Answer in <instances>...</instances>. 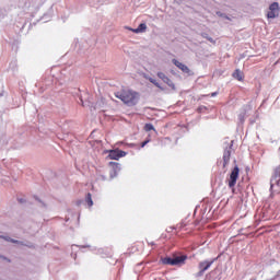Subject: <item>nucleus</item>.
<instances>
[{"label":"nucleus","instance_id":"1","mask_svg":"<svg viewBox=\"0 0 280 280\" xmlns=\"http://www.w3.org/2000/svg\"><path fill=\"white\" fill-rule=\"evenodd\" d=\"M115 96L127 106H137L140 100L139 93L132 90H121L120 92H116Z\"/></svg>","mask_w":280,"mask_h":280},{"label":"nucleus","instance_id":"6","mask_svg":"<svg viewBox=\"0 0 280 280\" xmlns=\"http://www.w3.org/2000/svg\"><path fill=\"white\" fill-rule=\"evenodd\" d=\"M126 156V152L124 151H119V150H113L109 151V159L114 160V161H119V159Z\"/></svg>","mask_w":280,"mask_h":280},{"label":"nucleus","instance_id":"3","mask_svg":"<svg viewBox=\"0 0 280 280\" xmlns=\"http://www.w3.org/2000/svg\"><path fill=\"white\" fill-rule=\"evenodd\" d=\"M270 189L277 191L280 189V165L276 167L273 175L270 179Z\"/></svg>","mask_w":280,"mask_h":280},{"label":"nucleus","instance_id":"15","mask_svg":"<svg viewBox=\"0 0 280 280\" xmlns=\"http://www.w3.org/2000/svg\"><path fill=\"white\" fill-rule=\"evenodd\" d=\"M0 237H2V240H4L5 242H11L12 244H16V242H19V241L12 240L10 236H7V235H2Z\"/></svg>","mask_w":280,"mask_h":280},{"label":"nucleus","instance_id":"2","mask_svg":"<svg viewBox=\"0 0 280 280\" xmlns=\"http://www.w3.org/2000/svg\"><path fill=\"white\" fill-rule=\"evenodd\" d=\"M186 259L187 256H175L173 258L166 257L162 259V262L167 266H183Z\"/></svg>","mask_w":280,"mask_h":280},{"label":"nucleus","instance_id":"8","mask_svg":"<svg viewBox=\"0 0 280 280\" xmlns=\"http://www.w3.org/2000/svg\"><path fill=\"white\" fill-rule=\"evenodd\" d=\"M112 172H110V178H115L119 172H121V167L119 166V163L117 162H110Z\"/></svg>","mask_w":280,"mask_h":280},{"label":"nucleus","instance_id":"13","mask_svg":"<svg viewBox=\"0 0 280 280\" xmlns=\"http://www.w3.org/2000/svg\"><path fill=\"white\" fill-rule=\"evenodd\" d=\"M233 78H235V80H238L240 82H242V80L244 79V73L241 70H236L233 73Z\"/></svg>","mask_w":280,"mask_h":280},{"label":"nucleus","instance_id":"7","mask_svg":"<svg viewBox=\"0 0 280 280\" xmlns=\"http://www.w3.org/2000/svg\"><path fill=\"white\" fill-rule=\"evenodd\" d=\"M158 78H160V80H162L163 83L167 84V86H170L171 89H175L174 82H172V80H170V78H167V75H165V73L158 72Z\"/></svg>","mask_w":280,"mask_h":280},{"label":"nucleus","instance_id":"11","mask_svg":"<svg viewBox=\"0 0 280 280\" xmlns=\"http://www.w3.org/2000/svg\"><path fill=\"white\" fill-rule=\"evenodd\" d=\"M173 65H175V67L180 69L184 73H189V68H187V66H185L183 62L174 59Z\"/></svg>","mask_w":280,"mask_h":280},{"label":"nucleus","instance_id":"12","mask_svg":"<svg viewBox=\"0 0 280 280\" xmlns=\"http://www.w3.org/2000/svg\"><path fill=\"white\" fill-rule=\"evenodd\" d=\"M213 265V260L211 261H202L199 264V270H201V272H206V270L208 268H211V266Z\"/></svg>","mask_w":280,"mask_h":280},{"label":"nucleus","instance_id":"18","mask_svg":"<svg viewBox=\"0 0 280 280\" xmlns=\"http://www.w3.org/2000/svg\"><path fill=\"white\" fill-rule=\"evenodd\" d=\"M148 143H150V140L142 142L141 148H145V145H148Z\"/></svg>","mask_w":280,"mask_h":280},{"label":"nucleus","instance_id":"16","mask_svg":"<svg viewBox=\"0 0 280 280\" xmlns=\"http://www.w3.org/2000/svg\"><path fill=\"white\" fill-rule=\"evenodd\" d=\"M86 202H88V207H92L93 206V198H91V194H88Z\"/></svg>","mask_w":280,"mask_h":280},{"label":"nucleus","instance_id":"9","mask_svg":"<svg viewBox=\"0 0 280 280\" xmlns=\"http://www.w3.org/2000/svg\"><path fill=\"white\" fill-rule=\"evenodd\" d=\"M231 161V147L223 153V167H226Z\"/></svg>","mask_w":280,"mask_h":280},{"label":"nucleus","instance_id":"14","mask_svg":"<svg viewBox=\"0 0 280 280\" xmlns=\"http://www.w3.org/2000/svg\"><path fill=\"white\" fill-rule=\"evenodd\" d=\"M144 130H145L147 132H150V130H154V132H156V129H154V126H153L152 124H147V125L144 126Z\"/></svg>","mask_w":280,"mask_h":280},{"label":"nucleus","instance_id":"17","mask_svg":"<svg viewBox=\"0 0 280 280\" xmlns=\"http://www.w3.org/2000/svg\"><path fill=\"white\" fill-rule=\"evenodd\" d=\"M149 81L152 83V84H154L155 86H158V89H161V84H159V82H156V80L155 79H149Z\"/></svg>","mask_w":280,"mask_h":280},{"label":"nucleus","instance_id":"10","mask_svg":"<svg viewBox=\"0 0 280 280\" xmlns=\"http://www.w3.org/2000/svg\"><path fill=\"white\" fill-rule=\"evenodd\" d=\"M135 34H143L145 30H148V25L145 23H141L137 28H129Z\"/></svg>","mask_w":280,"mask_h":280},{"label":"nucleus","instance_id":"4","mask_svg":"<svg viewBox=\"0 0 280 280\" xmlns=\"http://www.w3.org/2000/svg\"><path fill=\"white\" fill-rule=\"evenodd\" d=\"M279 3L278 2H273L270 4L269 7V11L267 13V18L269 19H277V16H279Z\"/></svg>","mask_w":280,"mask_h":280},{"label":"nucleus","instance_id":"19","mask_svg":"<svg viewBox=\"0 0 280 280\" xmlns=\"http://www.w3.org/2000/svg\"><path fill=\"white\" fill-rule=\"evenodd\" d=\"M215 95H218V93L215 92L211 94L212 97H215Z\"/></svg>","mask_w":280,"mask_h":280},{"label":"nucleus","instance_id":"5","mask_svg":"<svg viewBox=\"0 0 280 280\" xmlns=\"http://www.w3.org/2000/svg\"><path fill=\"white\" fill-rule=\"evenodd\" d=\"M237 178H240V167L235 166L230 174L229 187L236 185Z\"/></svg>","mask_w":280,"mask_h":280}]
</instances>
